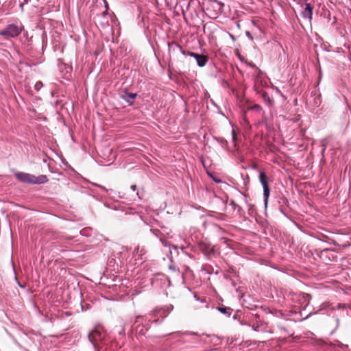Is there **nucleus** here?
Returning a JSON list of instances; mask_svg holds the SVG:
<instances>
[{"instance_id": "nucleus-6", "label": "nucleus", "mask_w": 351, "mask_h": 351, "mask_svg": "<svg viewBox=\"0 0 351 351\" xmlns=\"http://www.w3.org/2000/svg\"><path fill=\"white\" fill-rule=\"evenodd\" d=\"M313 9V6L311 5V4L306 3V8L302 11V16L304 18L308 19L309 21L312 19Z\"/></svg>"}, {"instance_id": "nucleus-3", "label": "nucleus", "mask_w": 351, "mask_h": 351, "mask_svg": "<svg viewBox=\"0 0 351 351\" xmlns=\"http://www.w3.org/2000/svg\"><path fill=\"white\" fill-rule=\"evenodd\" d=\"M21 32V27L15 25H10L5 29L0 32V35L6 38H12L18 36Z\"/></svg>"}, {"instance_id": "nucleus-9", "label": "nucleus", "mask_w": 351, "mask_h": 351, "mask_svg": "<svg viewBox=\"0 0 351 351\" xmlns=\"http://www.w3.org/2000/svg\"><path fill=\"white\" fill-rule=\"evenodd\" d=\"M131 189H132L133 191H135V190H136V186L135 185H132V186H131Z\"/></svg>"}, {"instance_id": "nucleus-2", "label": "nucleus", "mask_w": 351, "mask_h": 351, "mask_svg": "<svg viewBox=\"0 0 351 351\" xmlns=\"http://www.w3.org/2000/svg\"><path fill=\"white\" fill-rule=\"evenodd\" d=\"M105 332L101 326L96 327L88 335L90 341L96 346L99 341L104 339Z\"/></svg>"}, {"instance_id": "nucleus-7", "label": "nucleus", "mask_w": 351, "mask_h": 351, "mask_svg": "<svg viewBox=\"0 0 351 351\" xmlns=\"http://www.w3.org/2000/svg\"><path fill=\"white\" fill-rule=\"evenodd\" d=\"M136 94L135 93H126L123 97L130 103H132V101L136 97Z\"/></svg>"}, {"instance_id": "nucleus-1", "label": "nucleus", "mask_w": 351, "mask_h": 351, "mask_svg": "<svg viewBox=\"0 0 351 351\" xmlns=\"http://www.w3.org/2000/svg\"><path fill=\"white\" fill-rule=\"evenodd\" d=\"M15 176L19 180L30 184H43L48 181L45 175L35 176L29 173L19 172L15 174Z\"/></svg>"}, {"instance_id": "nucleus-4", "label": "nucleus", "mask_w": 351, "mask_h": 351, "mask_svg": "<svg viewBox=\"0 0 351 351\" xmlns=\"http://www.w3.org/2000/svg\"><path fill=\"white\" fill-rule=\"evenodd\" d=\"M260 182L263 187L265 202V204L267 202V199L269 195V189L267 184V178L264 172H261L259 176Z\"/></svg>"}, {"instance_id": "nucleus-5", "label": "nucleus", "mask_w": 351, "mask_h": 351, "mask_svg": "<svg viewBox=\"0 0 351 351\" xmlns=\"http://www.w3.org/2000/svg\"><path fill=\"white\" fill-rule=\"evenodd\" d=\"M189 55L195 58L197 63L199 66H203L206 64V61H207V58L206 56H202V55H199V54H197V53H195L193 52L190 53Z\"/></svg>"}, {"instance_id": "nucleus-8", "label": "nucleus", "mask_w": 351, "mask_h": 351, "mask_svg": "<svg viewBox=\"0 0 351 351\" xmlns=\"http://www.w3.org/2000/svg\"><path fill=\"white\" fill-rule=\"evenodd\" d=\"M42 86V84L40 82H38L36 84V89H38L40 88V87Z\"/></svg>"}, {"instance_id": "nucleus-10", "label": "nucleus", "mask_w": 351, "mask_h": 351, "mask_svg": "<svg viewBox=\"0 0 351 351\" xmlns=\"http://www.w3.org/2000/svg\"><path fill=\"white\" fill-rule=\"evenodd\" d=\"M219 310H220L221 312H224V311H225V309H223V308H219Z\"/></svg>"}]
</instances>
